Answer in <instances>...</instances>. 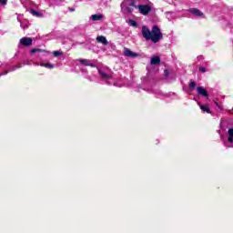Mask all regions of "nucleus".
<instances>
[{
	"label": "nucleus",
	"instance_id": "nucleus-18",
	"mask_svg": "<svg viewBox=\"0 0 233 233\" xmlns=\"http://www.w3.org/2000/svg\"><path fill=\"white\" fill-rule=\"evenodd\" d=\"M53 56L54 57H61V56H63V51H54Z\"/></svg>",
	"mask_w": 233,
	"mask_h": 233
},
{
	"label": "nucleus",
	"instance_id": "nucleus-9",
	"mask_svg": "<svg viewBox=\"0 0 233 233\" xmlns=\"http://www.w3.org/2000/svg\"><path fill=\"white\" fill-rule=\"evenodd\" d=\"M115 86H134V84H132V82H130V80H128V78H124L122 83H116L114 84Z\"/></svg>",
	"mask_w": 233,
	"mask_h": 233
},
{
	"label": "nucleus",
	"instance_id": "nucleus-7",
	"mask_svg": "<svg viewBox=\"0 0 233 233\" xmlns=\"http://www.w3.org/2000/svg\"><path fill=\"white\" fill-rule=\"evenodd\" d=\"M33 41L34 40L30 37H22L20 39V45H22V46H32Z\"/></svg>",
	"mask_w": 233,
	"mask_h": 233
},
{
	"label": "nucleus",
	"instance_id": "nucleus-3",
	"mask_svg": "<svg viewBox=\"0 0 233 233\" xmlns=\"http://www.w3.org/2000/svg\"><path fill=\"white\" fill-rule=\"evenodd\" d=\"M161 65V59H151L150 64L147 66V76L142 77V83L152 86L156 81H157V72H159V66Z\"/></svg>",
	"mask_w": 233,
	"mask_h": 233
},
{
	"label": "nucleus",
	"instance_id": "nucleus-2",
	"mask_svg": "<svg viewBox=\"0 0 233 233\" xmlns=\"http://www.w3.org/2000/svg\"><path fill=\"white\" fill-rule=\"evenodd\" d=\"M80 63L85 66H90L91 68H95V70L98 74V77L102 81H106V83H108L109 79H112V76L114 73L112 72V69L108 68V66L103 64H97L96 62H92L88 59H81Z\"/></svg>",
	"mask_w": 233,
	"mask_h": 233
},
{
	"label": "nucleus",
	"instance_id": "nucleus-23",
	"mask_svg": "<svg viewBox=\"0 0 233 233\" xmlns=\"http://www.w3.org/2000/svg\"><path fill=\"white\" fill-rule=\"evenodd\" d=\"M169 74H170V72L168 71V69H166V70L164 71V76H165V77H168Z\"/></svg>",
	"mask_w": 233,
	"mask_h": 233
},
{
	"label": "nucleus",
	"instance_id": "nucleus-26",
	"mask_svg": "<svg viewBox=\"0 0 233 233\" xmlns=\"http://www.w3.org/2000/svg\"><path fill=\"white\" fill-rule=\"evenodd\" d=\"M151 59H161V56H153Z\"/></svg>",
	"mask_w": 233,
	"mask_h": 233
},
{
	"label": "nucleus",
	"instance_id": "nucleus-13",
	"mask_svg": "<svg viewBox=\"0 0 233 233\" xmlns=\"http://www.w3.org/2000/svg\"><path fill=\"white\" fill-rule=\"evenodd\" d=\"M228 143H230L232 145V143H233V128H229L228 130Z\"/></svg>",
	"mask_w": 233,
	"mask_h": 233
},
{
	"label": "nucleus",
	"instance_id": "nucleus-25",
	"mask_svg": "<svg viewBox=\"0 0 233 233\" xmlns=\"http://www.w3.org/2000/svg\"><path fill=\"white\" fill-rule=\"evenodd\" d=\"M6 1L7 0H0V5H2V6H5Z\"/></svg>",
	"mask_w": 233,
	"mask_h": 233
},
{
	"label": "nucleus",
	"instance_id": "nucleus-16",
	"mask_svg": "<svg viewBox=\"0 0 233 233\" xmlns=\"http://www.w3.org/2000/svg\"><path fill=\"white\" fill-rule=\"evenodd\" d=\"M188 86H189V90H190L191 92H193V90H196V82H194V81L191 80V81L189 82Z\"/></svg>",
	"mask_w": 233,
	"mask_h": 233
},
{
	"label": "nucleus",
	"instance_id": "nucleus-10",
	"mask_svg": "<svg viewBox=\"0 0 233 233\" xmlns=\"http://www.w3.org/2000/svg\"><path fill=\"white\" fill-rule=\"evenodd\" d=\"M197 92L199 96H202L203 97L208 96V92L207 91V89L203 88V86H198Z\"/></svg>",
	"mask_w": 233,
	"mask_h": 233
},
{
	"label": "nucleus",
	"instance_id": "nucleus-27",
	"mask_svg": "<svg viewBox=\"0 0 233 233\" xmlns=\"http://www.w3.org/2000/svg\"><path fill=\"white\" fill-rule=\"evenodd\" d=\"M156 94H157L158 96H165V94H163V91H157Z\"/></svg>",
	"mask_w": 233,
	"mask_h": 233
},
{
	"label": "nucleus",
	"instance_id": "nucleus-30",
	"mask_svg": "<svg viewBox=\"0 0 233 233\" xmlns=\"http://www.w3.org/2000/svg\"><path fill=\"white\" fill-rule=\"evenodd\" d=\"M138 88H141V85L138 86Z\"/></svg>",
	"mask_w": 233,
	"mask_h": 233
},
{
	"label": "nucleus",
	"instance_id": "nucleus-19",
	"mask_svg": "<svg viewBox=\"0 0 233 233\" xmlns=\"http://www.w3.org/2000/svg\"><path fill=\"white\" fill-rule=\"evenodd\" d=\"M37 52L41 53V52H43V50L39 49V48H33V49L30 50V54H35Z\"/></svg>",
	"mask_w": 233,
	"mask_h": 233
},
{
	"label": "nucleus",
	"instance_id": "nucleus-8",
	"mask_svg": "<svg viewBox=\"0 0 233 233\" xmlns=\"http://www.w3.org/2000/svg\"><path fill=\"white\" fill-rule=\"evenodd\" d=\"M124 56H127V57H141V55L132 52L128 48L124 49Z\"/></svg>",
	"mask_w": 233,
	"mask_h": 233
},
{
	"label": "nucleus",
	"instance_id": "nucleus-15",
	"mask_svg": "<svg viewBox=\"0 0 233 233\" xmlns=\"http://www.w3.org/2000/svg\"><path fill=\"white\" fill-rule=\"evenodd\" d=\"M93 21H101L103 19V15L96 14L91 16Z\"/></svg>",
	"mask_w": 233,
	"mask_h": 233
},
{
	"label": "nucleus",
	"instance_id": "nucleus-14",
	"mask_svg": "<svg viewBox=\"0 0 233 233\" xmlns=\"http://www.w3.org/2000/svg\"><path fill=\"white\" fill-rule=\"evenodd\" d=\"M30 14L35 15V17H43V14H41L39 11H35V9H31Z\"/></svg>",
	"mask_w": 233,
	"mask_h": 233
},
{
	"label": "nucleus",
	"instance_id": "nucleus-20",
	"mask_svg": "<svg viewBox=\"0 0 233 233\" xmlns=\"http://www.w3.org/2000/svg\"><path fill=\"white\" fill-rule=\"evenodd\" d=\"M128 5H129V6H132L133 8H137V5H136V0H130Z\"/></svg>",
	"mask_w": 233,
	"mask_h": 233
},
{
	"label": "nucleus",
	"instance_id": "nucleus-28",
	"mask_svg": "<svg viewBox=\"0 0 233 233\" xmlns=\"http://www.w3.org/2000/svg\"><path fill=\"white\" fill-rule=\"evenodd\" d=\"M69 11L70 12H76V9L75 8H69Z\"/></svg>",
	"mask_w": 233,
	"mask_h": 233
},
{
	"label": "nucleus",
	"instance_id": "nucleus-22",
	"mask_svg": "<svg viewBox=\"0 0 233 233\" xmlns=\"http://www.w3.org/2000/svg\"><path fill=\"white\" fill-rule=\"evenodd\" d=\"M199 72H201L202 74H205V72H207V68L203 67V66H200L198 68Z\"/></svg>",
	"mask_w": 233,
	"mask_h": 233
},
{
	"label": "nucleus",
	"instance_id": "nucleus-4",
	"mask_svg": "<svg viewBox=\"0 0 233 233\" xmlns=\"http://www.w3.org/2000/svg\"><path fill=\"white\" fill-rule=\"evenodd\" d=\"M142 35L146 41L151 40L153 43H159L163 39V33L157 25H154L151 31L148 27L142 26Z\"/></svg>",
	"mask_w": 233,
	"mask_h": 233
},
{
	"label": "nucleus",
	"instance_id": "nucleus-21",
	"mask_svg": "<svg viewBox=\"0 0 233 233\" xmlns=\"http://www.w3.org/2000/svg\"><path fill=\"white\" fill-rule=\"evenodd\" d=\"M126 11L128 13V14H132V12H134V8L133 7H126Z\"/></svg>",
	"mask_w": 233,
	"mask_h": 233
},
{
	"label": "nucleus",
	"instance_id": "nucleus-5",
	"mask_svg": "<svg viewBox=\"0 0 233 233\" xmlns=\"http://www.w3.org/2000/svg\"><path fill=\"white\" fill-rule=\"evenodd\" d=\"M137 8H138L139 14L142 15H148L152 12V6L150 5H138Z\"/></svg>",
	"mask_w": 233,
	"mask_h": 233
},
{
	"label": "nucleus",
	"instance_id": "nucleus-12",
	"mask_svg": "<svg viewBox=\"0 0 233 233\" xmlns=\"http://www.w3.org/2000/svg\"><path fill=\"white\" fill-rule=\"evenodd\" d=\"M96 41H97V43H101L104 46L108 45V40H106V37H105L103 35L97 36Z\"/></svg>",
	"mask_w": 233,
	"mask_h": 233
},
{
	"label": "nucleus",
	"instance_id": "nucleus-11",
	"mask_svg": "<svg viewBox=\"0 0 233 233\" xmlns=\"http://www.w3.org/2000/svg\"><path fill=\"white\" fill-rule=\"evenodd\" d=\"M198 105L202 112H207L208 114H210V107L208 106V105H202L200 102H198Z\"/></svg>",
	"mask_w": 233,
	"mask_h": 233
},
{
	"label": "nucleus",
	"instance_id": "nucleus-1",
	"mask_svg": "<svg viewBox=\"0 0 233 233\" xmlns=\"http://www.w3.org/2000/svg\"><path fill=\"white\" fill-rule=\"evenodd\" d=\"M25 65H34L35 66H45V68H48L49 70H52L53 68H58V66H61V62L55 61V62H42L40 64H37L34 62V60H23L22 63H18L17 65L11 63V64H2L0 65V68L2 70H5V73L0 74L1 76H6L8 72H14L17 70V68H23V66H25Z\"/></svg>",
	"mask_w": 233,
	"mask_h": 233
},
{
	"label": "nucleus",
	"instance_id": "nucleus-29",
	"mask_svg": "<svg viewBox=\"0 0 233 233\" xmlns=\"http://www.w3.org/2000/svg\"><path fill=\"white\" fill-rule=\"evenodd\" d=\"M226 147H228V148H230V147H232V146H228V145H227Z\"/></svg>",
	"mask_w": 233,
	"mask_h": 233
},
{
	"label": "nucleus",
	"instance_id": "nucleus-24",
	"mask_svg": "<svg viewBox=\"0 0 233 233\" xmlns=\"http://www.w3.org/2000/svg\"><path fill=\"white\" fill-rule=\"evenodd\" d=\"M215 105H216V106H218V108H219L220 110H223V107H221V105H219V103H218V101H215Z\"/></svg>",
	"mask_w": 233,
	"mask_h": 233
},
{
	"label": "nucleus",
	"instance_id": "nucleus-17",
	"mask_svg": "<svg viewBox=\"0 0 233 233\" xmlns=\"http://www.w3.org/2000/svg\"><path fill=\"white\" fill-rule=\"evenodd\" d=\"M128 24L130 25V26H134V28H137V22L136 20L130 19L128 21Z\"/></svg>",
	"mask_w": 233,
	"mask_h": 233
},
{
	"label": "nucleus",
	"instance_id": "nucleus-6",
	"mask_svg": "<svg viewBox=\"0 0 233 233\" xmlns=\"http://www.w3.org/2000/svg\"><path fill=\"white\" fill-rule=\"evenodd\" d=\"M188 12H190V14H192L196 17H202V19H205V17H206L205 14H203V12H201L198 8H191V9L188 10Z\"/></svg>",
	"mask_w": 233,
	"mask_h": 233
}]
</instances>
